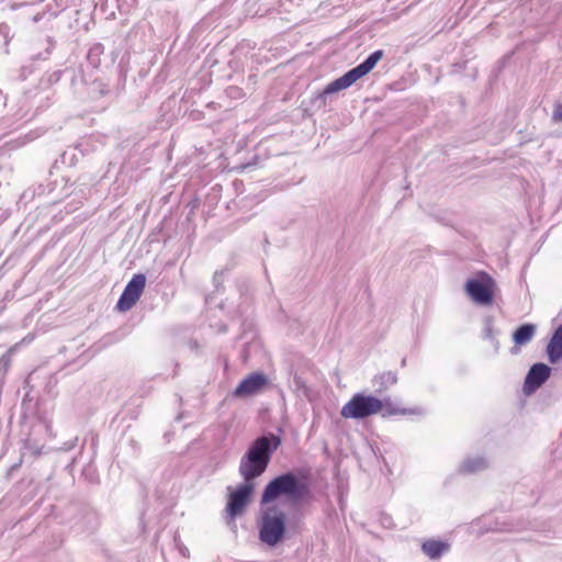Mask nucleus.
<instances>
[{"label": "nucleus", "instance_id": "obj_1", "mask_svg": "<svg viewBox=\"0 0 562 562\" xmlns=\"http://www.w3.org/2000/svg\"><path fill=\"white\" fill-rule=\"evenodd\" d=\"M416 409L401 408L393 405L390 400L382 401L373 395L355 394L342 407L340 415L344 418L363 419L372 415L383 416L412 415Z\"/></svg>", "mask_w": 562, "mask_h": 562}, {"label": "nucleus", "instance_id": "obj_2", "mask_svg": "<svg viewBox=\"0 0 562 562\" xmlns=\"http://www.w3.org/2000/svg\"><path fill=\"white\" fill-rule=\"evenodd\" d=\"M280 443V438L274 435L261 436L251 443L239 463V474L244 481H252L266 471L272 452Z\"/></svg>", "mask_w": 562, "mask_h": 562}, {"label": "nucleus", "instance_id": "obj_3", "mask_svg": "<svg viewBox=\"0 0 562 562\" xmlns=\"http://www.w3.org/2000/svg\"><path fill=\"white\" fill-rule=\"evenodd\" d=\"M307 493V485L299 481L293 473L288 472L274 477L266 485L260 503L262 506H276L273 503L281 496L296 503Z\"/></svg>", "mask_w": 562, "mask_h": 562}, {"label": "nucleus", "instance_id": "obj_4", "mask_svg": "<svg viewBox=\"0 0 562 562\" xmlns=\"http://www.w3.org/2000/svg\"><path fill=\"white\" fill-rule=\"evenodd\" d=\"M286 530V515L278 506H262L259 518V539L273 547L284 537Z\"/></svg>", "mask_w": 562, "mask_h": 562}, {"label": "nucleus", "instance_id": "obj_5", "mask_svg": "<svg viewBox=\"0 0 562 562\" xmlns=\"http://www.w3.org/2000/svg\"><path fill=\"white\" fill-rule=\"evenodd\" d=\"M382 56V50L373 52L363 63L352 68L351 70L347 71L344 76L328 83L324 89V93L330 94L349 88L358 79L362 78L368 72H370L380 61Z\"/></svg>", "mask_w": 562, "mask_h": 562}, {"label": "nucleus", "instance_id": "obj_6", "mask_svg": "<svg viewBox=\"0 0 562 562\" xmlns=\"http://www.w3.org/2000/svg\"><path fill=\"white\" fill-rule=\"evenodd\" d=\"M464 289L474 303L487 306L494 301L496 282L488 273L481 271L467 281Z\"/></svg>", "mask_w": 562, "mask_h": 562}, {"label": "nucleus", "instance_id": "obj_7", "mask_svg": "<svg viewBox=\"0 0 562 562\" xmlns=\"http://www.w3.org/2000/svg\"><path fill=\"white\" fill-rule=\"evenodd\" d=\"M254 490L255 484L252 481H245L236 490L229 493L226 512L231 518H235L244 513L250 502Z\"/></svg>", "mask_w": 562, "mask_h": 562}, {"label": "nucleus", "instance_id": "obj_8", "mask_svg": "<svg viewBox=\"0 0 562 562\" xmlns=\"http://www.w3.org/2000/svg\"><path fill=\"white\" fill-rule=\"evenodd\" d=\"M145 285L146 277L143 273L134 274L120 296L116 310L120 312L131 310L142 296Z\"/></svg>", "mask_w": 562, "mask_h": 562}, {"label": "nucleus", "instance_id": "obj_9", "mask_svg": "<svg viewBox=\"0 0 562 562\" xmlns=\"http://www.w3.org/2000/svg\"><path fill=\"white\" fill-rule=\"evenodd\" d=\"M268 384L267 376L261 372H254L245 378L235 389L234 396L246 397L260 392Z\"/></svg>", "mask_w": 562, "mask_h": 562}, {"label": "nucleus", "instance_id": "obj_10", "mask_svg": "<svg viewBox=\"0 0 562 562\" xmlns=\"http://www.w3.org/2000/svg\"><path fill=\"white\" fill-rule=\"evenodd\" d=\"M550 376V368L544 363H536L533 364L524 383V392L526 394H531L535 392L538 387L541 386L542 383H544L548 378Z\"/></svg>", "mask_w": 562, "mask_h": 562}, {"label": "nucleus", "instance_id": "obj_11", "mask_svg": "<svg viewBox=\"0 0 562 562\" xmlns=\"http://www.w3.org/2000/svg\"><path fill=\"white\" fill-rule=\"evenodd\" d=\"M547 352L549 360L552 363L562 358V325L554 331L547 347Z\"/></svg>", "mask_w": 562, "mask_h": 562}, {"label": "nucleus", "instance_id": "obj_12", "mask_svg": "<svg viewBox=\"0 0 562 562\" xmlns=\"http://www.w3.org/2000/svg\"><path fill=\"white\" fill-rule=\"evenodd\" d=\"M536 333V326L532 324H524L519 326L513 334V340L516 347L528 344Z\"/></svg>", "mask_w": 562, "mask_h": 562}, {"label": "nucleus", "instance_id": "obj_13", "mask_svg": "<svg viewBox=\"0 0 562 562\" xmlns=\"http://www.w3.org/2000/svg\"><path fill=\"white\" fill-rule=\"evenodd\" d=\"M448 548L447 543L437 540H427L422 546L423 552L430 559L439 558Z\"/></svg>", "mask_w": 562, "mask_h": 562}, {"label": "nucleus", "instance_id": "obj_14", "mask_svg": "<svg viewBox=\"0 0 562 562\" xmlns=\"http://www.w3.org/2000/svg\"><path fill=\"white\" fill-rule=\"evenodd\" d=\"M397 382V376L394 372H383L374 378V383L379 385L380 391L387 390L390 386Z\"/></svg>", "mask_w": 562, "mask_h": 562}, {"label": "nucleus", "instance_id": "obj_15", "mask_svg": "<svg viewBox=\"0 0 562 562\" xmlns=\"http://www.w3.org/2000/svg\"><path fill=\"white\" fill-rule=\"evenodd\" d=\"M552 120L555 123H559V122L562 121V103H557L554 105V110H553V114H552Z\"/></svg>", "mask_w": 562, "mask_h": 562}]
</instances>
